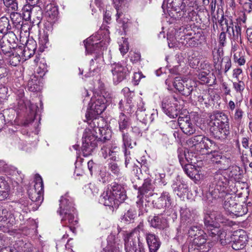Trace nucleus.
<instances>
[{
	"instance_id": "nucleus-1",
	"label": "nucleus",
	"mask_w": 252,
	"mask_h": 252,
	"mask_svg": "<svg viewBox=\"0 0 252 252\" xmlns=\"http://www.w3.org/2000/svg\"><path fill=\"white\" fill-rule=\"evenodd\" d=\"M103 24L101 30L97 34L92 35L84 41L87 55L94 54L95 57L90 62L89 72L85 75L86 77L98 74L104 64L103 51L110 42L109 32L105 27L104 23L109 24L111 21V14L105 11L103 16Z\"/></svg>"
},
{
	"instance_id": "nucleus-2",
	"label": "nucleus",
	"mask_w": 252,
	"mask_h": 252,
	"mask_svg": "<svg viewBox=\"0 0 252 252\" xmlns=\"http://www.w3.org/2000/svg\"><path fill=\"white\" fill-rule=\"evenodd\" d=\"M89 127L85 129L82 137V151L83 156L90 155L97 146L98 139L109 140L111 135L110 129L102 118H95L87 122Z\"/></svg>"
},
{
	"instance_id": "nucleus-3",
	"label": "nucleus",
	"mask_w": 252,
	"mask_h": 252,
	"mask_svg": "<svg viewBox=\"0 0 252 252\" xmlns=\"http://www.w3.org/2000/svg\"><path fill=\"white\" fill-rule=\"evenodd\" d=\"M68 198L66 194L61 197L60 210L58 211L60 215H63L61 220L63 226L60 229L61 233L63 234L62 240L67 238L69 232L75 233V226L78 223L77 219L74 217L75 208L73 202Z\"/></svg>"
},
{
	"instance_id": "nucleus-4",
	"label": "nucleus",
	"mask_w": 252,
	"mask_h": 252,
	"mask_svg": "<svg viewBox=\"0 0 252 252\" xmlns=\"http://www.w3.org/2000/svg\"><path fill=\"white\" fill-rule=\"evenodd\" d=\"M209 123V130L215 138L224 139L229 134V125L227 116L217 112L211 115Z\"/></svg>"
},
{
	"instance_id": "nucleus-5",
	"label": "nucleus",
	"mask_w": 252,
	"mask_h": 252,
	"mask_svg": "<svg viewBox=\"0 0 252 252\" xmlns=\"http://www.w3.org/2000/svg\"><path fill=\"white\" fill-rule=\"evenodd\" d=\"M126 198V192L121 186L117 184L108 187L100 195L99 203L106 206L116 208Z\"/></svg>"
},
{
	"instance_id": "nucleus-6",
	"label": "nucleus",
	"mask_w": 252,
	"mask_h": 252,
	"mask_svg": "<svg viewBox=\"0 0 252 252\" xmlns=\"http://www.w3.org/2000/svg\"><path fill=\"white\" fill-rule=\"evenodd\" d=\"M204 220L208 235L213 237H220L221 241L223 237L225 236L226 233L220 230V224L226 225L227 219L219 212H212L205 216Z\"/></svg>"
},
{
	"instance_id": "nucleus-7",
	"label": "nucleus",
	"mask_w": 252,
	"mask_h": 252,
	"mask_svg": "<svg viewBox=\"0 0 252 252\" xmlns=\"http://www.w3.org/2000/svg\"><path fill=\"white\" fill-rule=\"evenodd\" d=\"M111 101L110 97L105 96L104 95H98L94 98H92L89 107L86 114L87 122L91 121L94 119L99 118L98 115L101 114L106 108L107 103Z\"/></svg>"
},
{
	"instance_id": "nucleus-8",
	"label": "nucleus",
	"mask_w": 252,
	"mask_h": 252,
	"mask_svg": "<svg viewBox=\"0 0 252 252\" xmlns=\"http://www.w3.org/2000/svg\"><path fill=\"white\" fill-rule=\"evenodd\" d=\"M184 102L180 98L170 95L165 97L162 102V109L164 113L170 118H175L180 113Z\"/></svg>"
},
{
	"instance_id": "nucleus-9",
	"label": "nucleus",
	"mask_w": 252,
	"mask_h": 252,
	"mask_svg": "<svg viewBox=\"0 0 252 252\" xmlns=\"http://www.w3.org/2000/svg\"><path fill=\"white\" fill-rule=\"evenodd\" d=\"M144 232V224L140 222L134 230L124 235L125 249H143L145 250L143 244L140 239V232Z\"/></svg>"
},
{
	"instance_id": "nucleus-10",
	"label": "nucleus",
	"mask_w": 252,
	"mask_h": 252,
	"mask_svg": "<svg viewBox=\"0 0 252 252\" xmlns=\"http://www.w3.org/2000/svg\"><path fill=\"white\" fill-rule=\"evenodd\" d=\"M186 4L183 0H164L162 5L163 12L167 14L166 18L168 17L169 23L174 22V18L177 17V15H180L179 13L185 9Z\"/></svg>"
},
{
	"instance_id": "nucleus-11",
	"label": "nucleus",
	"mask_w": 252,
	"mask_h": 252,
	"mask_svg": "<svg viewBox=\"0 0 252 252\" xmlns=\"http://www.w3.org/2000/svg\"><path fill=\"white\" fill-rule=\"evenodd\" d=\"M228 183L227 178L220 172H217L214 177V181L210 185L208 196L211 195L212 198L216 199L220 197V194L224 192Z\"/></svg>"
},
{
	"instance_id": "nucleus-12",
	"label": "nucleus",
	"mask_w": 252,
	"mask_h": 252,
	"mask_svg": "<svg viewBox=\"0 0 252 252\" xmlns=\"http://www.w3.org/2000/svg\"><path fill=\"white\" fill-rule=\"evenodd\" d=\"M153 191L154 187L151 184V180L146 179L142 187L139 189V194L137 195V200L136 202L140 211H146V204H143L144 198L147 202H150L149 198L154 195Z\"/></svg>"
},
{
	"instance_id": "nucleus-13",
	"label": "nucleus",
	"mask_w": 252,
	"mask_h": 252,
	"mask_svg": "<svg viewBox=\"0 0 252 252\" xmlns=\"http://www.w3.org/2000/svg\"><path fill=\"white\" fill-rule=\"evenodd\" d=\"M181 222L179 227L177 228V235L176 239L178 242L183 237V234L185 232V228L191 225L195 220L196 218L193 214L191 213L189 209L187 208H181L180 210Z\"/></svg>"
},
{
	"instance_id": "nucleus-14",
	"label": "nucleus",
	"mask_w": 252,
	"mask_h": 252,
	"mask_svg": "<svg viewBox=\"0 0 252 252\" xmlns=\"http://www.w3.org/2000/svg\"><path fill=\"white\" fill-rule=\"evenodd\" d=\"M0 252H42L38 245L22 240L16 242L13 247L2 249Z\"/></svg>"
},
{
	"instance_id": "nucleus-15",
	"label": "nucleus",
	"mask_w": 252,
	"mask_h": 252,
	"mask_svg": "<svg viewBox=\"0 0 252 252\" xmlns=\"http://www.w3.org/2000/svg\"><path fill=\"white\" fill-rule=\"evenodd\" d=\"M154 207L158 209H164L167 216L174 214L173 209V201L170 193L167 191H163L158 199L153 201Z\"/></svg>"
},
{
	"instance_id": "nucleus-16",
	"label": "nucleus",
	"mask_w": 252,
	"mask_h": 252,
	"mask_svg": "<svg viewBox=\"0 0 252 252\" xmlns=\"http://www.w3.org/2000/svg\"><path fill=\"white\" fill-rule=\"evenodd\" d=\"M34 181V188L30 189L28 191L29 196L32 201L39 204L41 203L43 199V182L42 178L39 175L35 176Z\"/></svg>"
},
{
	"instance_id": "nucleus-17",
	"label": "nucleus",
	"mask_w": 252,
	"mask_h": 252,
	"mask_svg": "<svg viewBox=\"0 0 252 252\" xmlns=\"http://www.w3.org/2000/svg\"><path fill=\"white\" fill-rule=\"evenodd\" d=\"M195 82L190 79H181L180 77H176L173 82L174 88L182 95H189L193 90Z\"/></svg>"
},
{
	"instance_id": "nucleus-18",
	"label": "nucleus",
	"mask_w": 252,
	"mask_h": 252,
	"mask_svg": "<svg viewBox=\"0 0 252 252\" xmlns=\"http://www.w3.org/2000/svg\"><path fill=\"white\" fill-rule=\"evenodd\" d=\"M111 71L113 79L115 83H119L123 80L129 73L130 69L125 64L114 63L112 65Z\"/></svg>"
},
{
	"instance_id": "nucleus-19",
	"label": "nucleus",
	"mask_w": 252,
	"mask_h": 252,
	"mask_svg": "<svg viewBox=\"0 0 252 252\" xmlns=\"http://www.w3.org/2000/svg\"><path fill=\"white\" fill-rule=\"evenodd\" d=\"M123 92L125 96L127 97L126 101L124 103L123 100L119 102V107L125 113L131 114L134 111V105L132 102V97L134 96V92L130 91L129 89L126 87L123 89Z\"/></svg>"
},
{
	"instance_id": "nucleus-20",
	"label": "nucleus",
	"mask_w": 252,
	"mask_h": 252,
	"mask_svg": "<svg viewBox=\"0 0 252 252\" xmlns=\"http://www.w3.org/2000/svg\"><path fill=\"white\" fill-rule=\"evenodd\" d=\"M189 144L197 147L200 149L208 150L212 147L213 141L202 135H197L190 138L188 140Z\"/></svg>"
},
{
	"instance_id": "nucleus-21",
	"label": "nucleus",
	"mask_w": 252,
	"mask_h": 252,
	"mask_svg": "<svg viewBox=\"0 0 252 252\" xmlns=\"http://www.w3.org/2000/svg\"><path fill=\"white\" fill-rule=\"evenodd\" d=\"M248 242V236L243 230H239L235 232L231 242V247L235 250L244 249Z\"/></svg>"
},
{
	"instance_id": "nucleus-22",
	"label": "nucleus",
	"mask_w": 252,
	"mask_h": 252,
	"mask_svg": "<svg viewBox=\"0 0 252 252\" xmlns=\"http://www.w3.org/2000/svg\"><path fill=\"white\" fill-rule=\"evenodd\" d=\"M189 33L188 30L184 27H181L174 30L173 34L169 33L167 34V39L168 46L169 48H175L176 47H171L170 43H180L181 39H186L187 36H189Z\"/></svg>"
},
{
	"instance_id": "nucleus-23",
	"label": "nucleus",
	"mask_w": 252,
	"mask_h": 252,
	"mask_svg": "<svg viewBox=\"0 0 252 252\" xmlns=\"http://www.w3.org/2000/svg\"><path fill=\"white\" fill-rule=\"evenodd\" d=\"M178 124L182 131L188 135L193 134L195 131V127L190 120L189 116H180Z\"/></svg>"
},
{
	"instance_id": "nucleus-24",
	"label": "nucleus",
	"mask_w": 252,
	"mask_h": 252,
	"mask_svg": "<svg viewBox=\"0 0 252 252\" xmlns=\"http://www.w3.org/2000/svg\"><path fill=\"white\" fill-rule=\"evenodd\" d=\"M115 7L117 11L116 14V20L117 23L120 25V26L123 27V30L125 31L130 24V22L127 17L122 12H120L119 7L124 2L125 0H112Z\"/></svg>"
},
{
	"instance_id": "nucleus-25",
	"label": "nucleus",
	"mask_w": 252,
	"mask_h": 252,
	"mask_svg": "<svg viewBox=\"0 0 252 252\" xmlns=\"http://www.w3.org/2000/svg\"><path fill=\"white\" fill-rule=\"evenodd\" d=\"M107 245L104 249L105 252H120L122 249V242L113 235L107 237Z\"/></svg>"
},
{
	"instance_id": "nucleus-26",
	"label": "nucleus",
	"mask_w": 252,
	"mask_h": 252,
	"mask_svg": "<svg viewBox=\"0 0 252 252\" xmlns=\"http://www.w3.org/2000/svg\"><path fill=\"white\" fill-rule=\"evenodd\" d=\"M179 14L180 15H177V17L174 18V22L176 20H181L183 22L188 23L193 20L196 12L192 8L185 5V9L182 10Z\"/></svg>"
},
{
	"instance_id": "nucleus-27",
	"label": "nucleus",
	"mask_w": 252,
	"mask_h": 252,
	"mask_svg": "<svg viewBox=\"0 0 252 252\" xmlns=\"http://www.w3.org/2000/svg\"><path fill=\"white\" fill-rule=\"evenodd\" d=\"M119 150V148L115 145H104L101 148V154L104 158L108 157L110 158L112 161H116L118 158L117 153Z\"/></svg>"
},
{
	"instance_id": "nucleus-28",
	"label": "nucleus",
	"mask_w": 252,
	"mask_h": 252,
	"mask_svg": "<svg viewBox=\"0 0 252 252\" xmlns=\"http://www.w3.org/2000/svg\"><path fill=\"white\" fill-rule=\"evenodd\" d=\"M0 221L3 222L7 227L12 226L15 222L12 212L7 209L0 208Z\"/></svg>"
},
{
	"instance_id": "nucleus-29",
	"label": "nucleus",
	"mask_w": 252,
	"mask_h": 252,
	"mask_svg": "<svg viewBox=\"0 0 252 252\" xmlns=\"http://www.w3.org/2000/svg\"><path fill=\"white\" fill-rule=\"evenodd\" d=\"M145 237L149 252H157L160 246L159 238L155 234L151 233H147Z\"/></svg>"
},
{
	"instance_id": "nucleus-30",
	"label": "nucleus",
	"mask_w": 252,
	"mask_h": 252,
	"mask_svg": "<svg viewBox=\"0 0 252 252\" xmlns=\"http://www.w3.org/2000/svg\"><path fill=\"white\" fill-rule=\"evenodd\" d=\"M192 34L191 32L189 33V36H187L186 39H181V41H180V43H170V46L171 47H176V48H182L184 46L187 47H196L198 45V41L193 37L191 36Z\"/></svg>"
},
{
	"instance_id": "nucleus-31",
	"label": "nucleus",
	"mask_w": 252,
	"mask_h": 252,
	"mask_svg": "<svg viewBox=\"0 0 252 252\" xmlns=\"http://www.w3.org/2000/svg\"><path fill=\"white\" fill-rule=\"evenodd\" d=\"M152 226L159 229H163L168 227L167 220L161 216H155L149 220Z\"/></svg>"
},
{
	"instance_id": "nucleus-32",
	"label": "nucleus",
	"mask_w": 252,
	"mask_h": 252,
	"mask_svg": "<svg viewBox=\"0 0 252 252\" xmlns=\"http://www.w3.org/2000/svg\"><path fill=\"white\" fill-rule=\"evenodd\" d=\"M238 206L240 207V206L238 205L237 203L235 197H233L230 195L226 196L223 203V207L225 210L232 213H236L238 212Z\"/></svg>"
},
{
	"instance_id": "nucleus-33",
	"label": "nucleus",
	"mask_w": 252,
	"mask_h": 252,
	"mask_svg": "<svg viewBox=\"0 0 252 252\" xmlns=\"http://www.w3.org/2000/svg\"><path fill=\"white\" fill-rule=\"evenodd\" d=\"M58 10L57 7L52 4H48L45 9V16L47 20L51 22H55L58 17Z\"/></svg>"
},
{
	"instance_id": "nucleus-34",
	"label": "nucleus",
	"mask_w": 252,
	"mask_h": 252,
	"mask_svg": "<svg viewBox=\"0 0 252 252\" xmlns=\"http://www.w3.org/2000/svg\"><path fill=\"white\" fill-rule=\"evenodd\" d=\"M218 22L221 28V31L230 34V31L232 29L233 22L231 18H226L224 17L223 13L221 14V18L218 20Z\"/></svg>"
},
{
	"instance_id": "nucleus-35",
	"label": "nucleus",
	"mask_w": 252,
	"mask_h": 252,
	"mask_svg": "<svg viewBox=\"0 0 252 252\" xmlns=\"http://www.w3.org/2000/svg\"><path fill=\"white\" fill-rule=\"evenodd\" d=\"M119 129L121 132H125L130 125V121L128 116L124 113H121L118 119Z\"/></svg>"
},
{
	"instance_id": "nucleus-36",
	"label": "nucleus",
	"mask_w": 252,
	"mask_h": 252,
	"mask_svg": "<svg viewBox=\"0 0 252 252\" xmlns=\"http://www.w3.org/2000/svg\"><path fill=\"white\" fill-rule=\"evenodd\" d=\"M40 78L38 76L32 75L28 83V90L33 92L39 91L41 89L39 85Z\"/></svg>"
},
{
	"instance_id": "nucleus-37",
	"label": "nucleus",
	"mask_w": 252,
	"mask_h": 252,
	"mask_svg": "<svg viewBox=\"0 0 252 252\" xmlns=\"http://www.w3.org/2000/svg\"><path fill=\"white\" fill-rule=\"evenodd\" d=\"M34 62L37 66L36 72L38 73V76H39L40 78H41L47 71V65L45 60L43 58L40 59L38 57H36Z\"/></svg>"
},
{
	"instance_id": "nucleus-38",
	"label": "nucleus",
	"mask_w": 252,
	"mask_h": 252,
	"mask_svg": "<svg viewBox=\"0 0 252 252\" xmlns=\"http://www.w3.org/2000/svg\"><path fill=\"white\" fill-rule=\"evenodd\" d=\"M152 115L153 114L150 113L148 110L142 111L138 110L136 111L137 119L145 124L153 121Z\"/></svg>"
},
{
	"instance_id": "nucleus-39",
	"label": "nucleus",
	"mask_w": 252,
	"mask_h": 252,
	"mask_svg": "<svg viewBox=\"0 0 252 252\" xmlns=\"http://www.w3.org/2000/svg\"><path fill=\"white\" fill-rule=\"evenodd\" d=\"M172 188L178 195H182L188 191L187 185L181 180H177L172 185Z\"/></svg>"
},
{
	"instance_id": "nucleus-40",
	"label": "nucleus",
	"mask_w": 252,
	"mask_h": 252,
	"mask_svg": "<svg viewBox=\"0 0 252 252\" xmlns=\"http://www.w3.org/2000/svg\"><path fill=\"white\" fill-rule=\"evenodd\" d=\"M198 78L201 84H206L208 85H211V84L214 82L215 76L213 73L203 71L199 73Z\"/></svg>"
},
{
	"instance_id": "nucleus-41",
	"label": "nucleus",
	"mask_w": 252,
	"mask_h": 252,
	"mask_svg": "<svg viewBox=\"0 0 252 252\" xmlns=\"http://www.w3.org/2000/svg\"><path fill=\"white\" fill-rule=\"evenodd\" d=\"M213 55L214 66L216 69L220 70L221 69L222 53L220 49H218L213 51Z\"/></svg>"
},
{
	"instance_id": "nucleus-42",
	"label": "nucleus",
	"mask_w": 252,
	"mask_h": 252,
	"mask_svg": "<svg viewBox=\"0 0 252 252\" xmlns=\"http://www.w3.org/2000/svg\"><path fill=\"white\" fill-rule=\"evenodd\" d=\"M206 234L203 232V234H199L197 236L193 238L192 243L194 245V248H200L204 246H209V244L206 243Z\"/></svg>"
},
{
	"instance_id": "nucleus-43",
	"label": "nucleus",
	"mask_w": 252,
	"mask_h": 252,
	"mask_svg": "<svg viewBox=\"0 0 252 252\" xmlns=\"http://www.w3.org/2000/svg\"><path fill=\"white\" fill-rule=\"evenodd\" d=\"M9 186L8 183L0 180V200H3L7 197Z\"/></svg>"
},
{
	"instance_id": "nucleus-44",
	"label": "nucleus",
	"mask_w": 252,
	"mask_h": 252,
	"mask_svg": "<svg viewBox=\"0 0 252 252\" xmlns=\"http://www.w3.org/2000/svg\"><path fill=\"white\" fill-rule=\"evenodd\" d=\"M122 133V141H123V146L124 148V151L126 150V148H132L133 146L132 144V140L129 135V134L127 132H123Z\"/></svg>"
},
{
	"instance_id": "nucleus-45",
	"label": "nucleus",
	"mask_w": 252,
	"mask_h": 252,
	"mask_svg": "<svg viewBox=\"0 0 252 252\" xmlns=\"http://www.w3.org/2000/svg\"><path fill=\"white\" fill-rule=\"evenodd\" d=\"M212 101L211 96L207 93L198 96V102L206 107L209 106Z\"/></svg>"
},
{
	"instance_id": "nucleus-46",
	"label": "nucleus",
	"mask_w": 252,
	"mask_h": 252,
	"mask_svg": "<svg viewBox=\"0 0 252 252\" xmlns=\"http://www.w3.org/2000/svg\"><path fill=\"white\" fill-rule=\"evenodd\" d=\"M189 229L188 230V234L189 237L194 238L199 234H203V231L199 228L197 225L188 226Z\"/></svg>"
},
{
	"instance_id": "nucleus-47",
	"label": "nucleus",
	"mask_w": 252,
	"mask_h": 252,
	"mask_svg": "<svg viewBox=\"0 0 252 252\" xmlns=\"http://www.w3.org/2000/svg\"><path fill=\"white\" fill-rule=\"evenodd\" d=\"M113 161L108 164L109 169L116 176H118L121 175V170L118 164Z\"/></svg>"
},
{
	"instance_id": "nucleus-48",
	"label": "nucleus",
	"mask_w": 252,
	"mask_h": 252,
	"mask_svg": "<svg viewBox=\"0 0 252 252\" xmlns=\"http://www.w3.org/2000/svg\"><path fill=\"white\" fill-rule=\"evenodd\" d=\"M233 87L237 93L242 94L245 89V83L242 80L233 82Z\"/></svg>"
},
{
	"instance_id": "nucleus-49",
	"label": "nucleus",
	"mask_w": 252,
	"mask_h": 252,
	"mask_svg": "<svg viewBox=\"0 0 252 252\" xmlns=\"http://www.w3.org/2000/svg\"><path fill=\"white\" fill-rule=\"evenodd\" d=\"M244 52L236 53L234 55V62L237 63L239 65H243L246 63V60L244 56Z\"/></svg>"
},
{
	"instance_id": "nucleus-50",
	"label": "nucleus",
	"mask_w": 252,
	"mask_h": 252,
	"mask_svg": "<svg viewBox=\"0 0 252 252\" xmlns=\"http://www.w3.org/2000/svg\"><path fill=\"white\" fill-rule=\"evenodd\" d=\"M120 43L121 44L119 45V50L121 54L123 55H124L128 50V43L127 40L126 38L122 37Z\"/></svg>"
},
{
	"instance_id": "nucleus-51",
	"label": "nucleus",
	"mask_w": 252,
	"mask_h": 252,
	"mask_svg": "<svg viewBox=\"0 0 252 252\" xmlns=\"http://www.w3.org/2000/svg\"><path fill=\"white\" fill-rule=\"evenodd\" d=\"M24 48L34 54L36 49V42L33 39H29L27 40Z\"/></svg>"
},
{
	"instance_id": "nucleus-52",
	"label": "nucleus",
	"mask_w": 252,
	"mask_h": 252,
	"mask_svg": "<svg viewBox=\"0 0 252 252\" xmlns=\"http://www.w3.org/2000/svg\"><path fill=\"white\" fill-rule=\"evenodd\" d=\"M135 213L131 210H129L122 217L121 220L125 222H129L134 219Z\"/></svg>"
},
{
	"instance_id": "nucleus-53",
	"label": "nucleus",
	"mask_w": 252,
	"mask_h": 252,
	"mask_svg": "<svg viewBox=\"0 0 252 252\" xmlns=\"http://www.w3.org/2000/svg\"><path fill=\"white\" fill-rule=\"evenodd\" d=\"M21 59V58L18 54H13L9 57V63L11 65L16 66L19 63Z\"/></svg>"
},
{
	"instance_id": "nucleus-54",
	"label": "nucleus",
	"mask_w": 252,
	"mask_h": 252,
	"mask_svg": "<svg viewBox=\"0 0 252 252\" xmlns=\"http://www.w3.org/2000/svg\"><path fill=\"white\" fill-rule=\"evenodd\" d=\"M244 113V112L241 108H237L234 114L233 119L234 121L237 123L240 124L243 118Z\"/></svg>"
},
{
	"instance_id": "nucleus-55",
	"label": "nucleus",
	"mask_w": 252,
	"mask_h": 252,
	"mask_svg": "<svg viewBox=\"0 0 252 252\" xmlns=\"http://www.w3.org/2000/svg\"><path fill=\"white\" fill-rule=\"evenodd\" d=\"M234 27V26H233ZM232 32V35L234 39H238L240 37L241 35V27L239 24H237L235 25V28H232L231 30Z\"/></svg>"
},
{
	"instance_id": "nucleus-56",
	"label": "nucleus",
	"mask_w": 252,
	"mask_h": 252,
	"mask_svg": "<svg viewBox=\"0 0 252 252\" xmlns=\"http://www.w3.org/2000/svg\"><path fill=\"white\" fill-rule=\"evenodd\" d=\"M210 247L204 246L202 248H189V252H208L210 250Z\"/></svg>"
},
{
	"instance_id": "nucleus-57",
	"label": "nucleus",
	"mask_w": 252,
	"mask_h": 252,
	"mask_svg": "<svg viewBox=\"0 0 252 252\" xmlns=\"http://www.w3.org/2000/svg\"><path fill=\"white\" fill-rule=\"evenodd\" d=\"M87 189V191L88 193L91 192L93 195H95L98 192V189L97 187L94 184L92 183L88 185Z\"/></svg>"
},
{
	"instance_id": "nucleus-58",
	"label": "nucleus",
	"mask_w": 252,
	"mask_h": 252,
	"mask_svg": "<svg viewBox=\"0 0 252 252\" xmlns=\"http://www.w3.org/2000/svg\"><path fill=\"white\" fill-rule=\"evenodd\" d=\"M219 42L220 46L221 47H223L225 45L226 43V35L225 32H222L220 34Z\"/></svg>"
},
{
	"instance_id": "nucleus-59",
	"label": "nucleus",
	"mask_w": 252,
	"mask_h": 252,
	"mask_svg": "<svg viewBox=\"0 0 252 252\" xmlns=\"http://www.w3.org/2000/svg\"><path fill=\"white\" fill-rule=\"evenodd\" d=\"M242 5L244 10L246 12L248 13L252 12V2L247 0L243 3H242Z\"/></svg>"
},
{
	"instance_id": "nucleus-60",
	"label": "nucleus",
	"mask_w": 252,
	"mask_h": 252,
	"mask_svg": "<svg viewBox=\"0 0 252 252\" xmlns=\"http://www.w3.org/2000/svg\"><path fill=\"white\" fill-rule=\"evenodd\" d=\"M243 71L241 68H236L233 70L232 76L236 80H241L240 76L242 74Z\"/></svg>"
},
{
	"instance_id": "nucleus-61",
	"label": "nucleus",
	"mask_w": 252,
	"mask_h": 252,
	"mask_svg": "<svg viewBox=\"0 0 252 252\" xmlns=\"http://www.w3.org/2000/svg\"><path fill=\"white\" fill-rule=\"evenodd\" d=\"M137 110H147L144 102L143 101L142 98L140 97L137 102Z\"/></svg>"
},
{
	"instance_id": "nucleus-62",
	"label": "nucleus",
	"mask_w": 252,
	"mask_h": 252,
	"mask_svg": "<svg viewBox=\"0 0 252 252\" xmlns=\"http://www.w3.org/2000/svg\"><path fill=\"white\" fill-rule=\"evenodd\" d=\"M156 180H159V183L161 185H165L166 184V182L164 180V178L165 177V174L164 173H158V174H156Z\"/></svg>"
},
{
	"instance_id": "nucleus-63",
	"label": "nucleus",
	"mask_w": 252,
	"mask_h": 252,
	"mask_svg": "<svg viewBox=\"0 0 252 252\" xmlns=\"http://www.w3.org/2000/svg\"><path fill=\"white\" fill-rule=\"evenodd\" d=\"M88 167L91 175L97 167V165L93 161L90 160L88 162Z\"/></svg>"
},
{
	"instance_id": "nucleus-64",
	"label": "nucleus",
	"mask_w": 252,
	"mask_h": 252,
	"mask_svg": "<svg viewBox=\"0 0 252 252\" xmlns=\"http://www.w3.org/2000/svg\"><path fill=\"white\" fill-rule=\"evenodd\" d=\"M142 77L143 75L141 72H135L133 76V81L134 82V84H138L139 81L142 78Z\"/></svg>"
}]
</instances>
